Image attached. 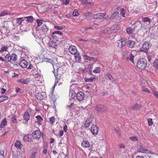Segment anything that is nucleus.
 Segmentation results:
<instances>
[{
    "label": "nucleus",
    "mask_w": 158,
    "mask_h": 158,
    "mask_svg": "<svg viewBox=\"0 0 158 158\" xmlns=\"http://www.w3.org/2000/svg\"><path fill=\"white\" fill-rule=\"evenodd\" d=\"M135 44V42L132 40H129L127 43V46L131 48H133Z\"/></svg>",
    "instance_id": "4be33fe9"
},
{
    "label": "nucleus",
    "mask_w": 158,
    "mask_h": 158,
    "mask_svg": "<svg viewBox=\"0 0 158 158\" xmlns=\"http://www.w3.org/2000/svg\"><path fill=\"white\" fill-rule=\"evenodd\" d=\"M5 58L6 59V61L7 62H11V56L10 55V54H8L6 55L5 56Z\"/></svg>",
    "instance_id": "58836bf2"
},
{
    "label": "nucleus",
    "mask_w": 158,
    "mask_h": 158,
    "mask_svg": "<svg viewBox=\"0 0 158 158\" xmlns=\"http://www.w3.org/2000/svg\"><path fill=\"white\" fill-rule=\"evenodd\" d=\"M73 15L74 16H76L78 15V10H75L73 13Z\"/></svg>",
    "instance_id": "3c124183"
},
{
    "label": "nucleus",
    "mask_w": 158,
    "mask_h": 158,
    "mask_svg": "<svg viewBox=\"0 0 158 158\" xmlns=\"http://www.w3.org/2000/svg\"><path fill=\"white\" fill-rule=\"evenodd\" d=\"M37 5L36 3H28L26 4V6H35Z\"/></svg>",
    "instance_id": "864d4df0"
},
{
    "label": "nucleus",
    "mask_w": 158,
    "mask_h": 158,
    "mask_svg": "<svg viewBox=\"0 0 158 158\" xmlns=\"http://www.w3.org/2000/svg\"><path fill=\"white\" fill-rule=\"evenodd\" d=\"M93 66L92 64H90L88 65V69L90 71V72H91V70H92Z\"/></svg>",
    "instance_id": "bf43d9fd"
},
{
    "label": "nucleus",
    "mask_w": 158,
    "mask_h": 158,
    "mask_svg": "<svg viewBox=\"0 0 158 158\" xmlns=\"http://www.w3.org/2000/svg\"><path fill=\"white\" fill-rule=\"evenodd\" d=\"M94 19H107V15L105 13H99L94 15L93 16Z\"/></svg>",
    "instance_id": "20e7f679"
},
{
    "label": "nucleus",
    "mask_w": 158,
    "mask_h": 158,
    "mask_svg": "<svg viewBox=\"0 0 158 158\" xmlns=\"http://www.w3.org/2000/svg\"><path fill=\"white\" fill-rule=\"evenodd\" d=\"M8 49V47L7 46L4 45L2 46L0 50V52H2L5 51H7Z\"/></svg>",
    "instance_id": "79ce46f5"
},
{
    "label": "nucleus",
    "mask_w": 158,
    "mask_h": 158,
    "mask_svg": "<svg viewBox=\"0 0 158 158\" xmlns=\"http://www.w3.org/2000/svg\"><path fill=\"white\" fill-rule=\"evenodd\" d=\"M135 28H132L129 27L127 29L126 31L127 33L129 35L133 34L134 33Z\"/></svg>",
    "instance_id": "aec40b11"
},
{
    "label": "nucleus",
    "mask_w": 158,
    "mask_h": 158,
    "mask_svg": "<svg viewBox=\"0 0 158 158\" xmlns=\"http://www.w3.org/2000/svg\"><path fill=\"white\" fill-rule=\"evenodd\" d=\"M8 98V97L6 95L2 96H0V102L3 101L4 100H7Z\"/></svg>",
    "instance_id": "c03bdc74"
},
{
    "label": "nucleus",
    "mask_w": 158,
    "mask_h": 158,
    "mask_svg": "<svg viewBox=\"0 0 158 158\" xmlns=\"http://www.w3.org/2000/svg\"><path fill=\"white\" fill-rule=\"evenodd\" d=\"M24 19V18H19L16 19V23L19 24H21L22 21Z\"/></svg>",
    "instance_id": "ea45409f"
},
{
    "label": "nucleus",
    "mask_w": 158,
    "mask_h": 158,
    "mask_svg": "<svg viewBox=\"0 0 158 158\" xmlns=\"http://www.w3.org/2000/svg\"><path fill=\"white\" fill-rule=\"evenodd\" d=\"M102 33L105 35H109L112 33V32L110 28H107L102 31Z\"/></svg>",
    "instance_id": "393cba45"
},
{
    "label": "nucleus",
    "mask_w": 158,
    "mask_h": 158,
    "mask_svg": "<svg viewBox=\"0 0 158 158\" xmlns=\"http://www.w3.org/2000/svg\"><path fill=\"white\" fill-rule=\"evenodd\" d=\"M137 151L139 152L143 153H149L150 152V151L147 150L146 148H144L141 145L139 146Z\"/></svg>",
    "instance_id": "0eeeda50"
},
{
    "label": "nucleus",
    "mask_w": 158,
    "mask_h": 158,
    "mask_svg": "<svg viewBox=\"0 0 158 158\" xmlns=\"http://www.w3.org/2000/svg\"><path fill=\"white\" fill-rule=\"evenodd\" d=\"M94 79V78H90L89 79H87L86 80V82H93V80Z\"/></svg>",
    "instance_id": "774afa93"
},
{
    "label": "nucleus",
    "mask_w": 158,
    "mask_h": 158,
    "mask_svg": "<svg viewBox=\"0 0 158 158\" xmlns=\"http://www.w3.org/2000/svg\"><path fill=\"white\" fill-rule=\"evenodd\" d=\"M50 122L52 124H53L55 121V118L54 117H52L49 118Z\"/></svg>",
    "instance_id": "5fc2aeb1"
},
{
    "label": "nucleus",
    "mask_w": 158,
    "mask_h": 158,
    "mask_svg": "<svg viewBox=\"0 0 158 158\" xmlns=\"http://www.w3.org/2000/svg\"><path fill=\"white\" fill-rule=\"evenodd\" d=\"M37 119V122L38 123V124L40 125L41 124V122L43 121V119L39 115H37L36 117Z\"/></svg>",
    "instance_id": "2f4dec72"
},
{
    "label": "nucleus",
    "mask_w": 158,
    "mask_h": 158,
    "mask_svg": "<svg viewBox=\"0 0 158 158\" xmlns=\"http://www.w3.org/2000/svg\"><path fill=\"white\" fill-rule=\"evenodd\" d=\"M49 46L51 48L55 49V47L56 46V44L55 42L53 41H51L48 43Z\"/></svg>",
    "instance_id": "bb28decb"
},
{
    "label": "nucleus",
    "mask_w": 158,
    "mask_h": 158,
    "mask_svg": "<svg viewBox=\"0 0 158 158\" xmlns=\"http://www.w3.org/2000/svg\"><path fill=\"white\" fill-rule=\"evenodd\" d=\"M76 62H80L81 61V56L79 54L77 53L74 55Z\"/></svg>",
    "instance_id": "c756f323"
},
{
    "label": "nucleus",
    "mask_w": 158,
    "mask_h": 158,
    "mask_svg": "<svg viewBox=\"0 0 158 158\" xmlns=\"http://www.w3.org/2000/svg\"><path fill=\"white\" fill-rule=\"evenodd\" d=\"M119 15V13L118 12H116L112 14L111 15L109 16V15L107 16L106 20H109L110 19H115L118 20L119 19V17L118 16Z\"/></svg>",
    "instance_id": "423d86ee"
},
{
    "label": "nucleus",
    "mask_w": 158,
    "mask_h": 158,
    "mask_svg": "<svg viewBox=\"0 0 158 158\" xmlns=\"http://www.w3.org/2000/svg\"><path fill=\"white\" fill-rule=\"evenodd\" d=\"M102 110L103 111L102 112L106 113V112H107L108 111V108L107 107L103 106V107L102 108Z\"/></svg>",
    "instance_id": "6e6d98bb"
},
{
    "label": "nucleus",
    "mask_w": 158,
    "mask_h": 158,
    "mask_svg": "<svg viewBox=\"0 0 158 158\" xmlns=\"http://www.w3.org/2000/svg\"><path fill=\"white\" fill-rule=\"evenodd\" d=\"M11 121L13 123H16V116H14L11 118Z\"/></svg>",
    "instance_id": "69168bd1"
},
{
    "label": "nucleus",
    "mask_w": 158,
    "mask_h": 158,
    "mask_svg": "<svg viewBox=\"0 0 158 158\" xmlns=\"http://www.w3.org/2000/svg\"><path fill=\"white\" fill-rule=\"evenodd\" d=\"M19 65L21 67L24 68L27 67L28 65V63L25 60H23L20 61Z\"/></svg>",
    "instance_id": "2eb2a0df"
},
{
    "label": "nucleus",
    "mask_w": 158,
    "mask_h": 158,
    "mask_svg": "<svg viewBox=\"0 0 158 158\" xmlns=\"http://www.w3.org/2000/svg\"><path fill=\"white\" fill-rule=\"evenodd\" d=\"M153 94L157 98H158V91L154 90L152 91Z\"/></svg>",
    "instance_id": "13d9d810"
},
{
    "label": "nucleus",
    "mask_w": 158,
    "mask_h": 158,
    "mask_svg": "<svg viewBox=\"0 0 158 158\" xmlns=\"http://www.w3.org/2000/svg\"><path fill=\"white\" fill-rule=\"evenodd\" d=\"M14 146L15 147H16L18 149H21L23 147V144L21 142L18 140L16 141Z\"/></svg>",
    "instance_id": "6ab92c4d"
},
{
    "label": "nucleus",
    "mask_w": 158,
    "mask_h": 158,
    "mask_svg": "<svg viewBox=\"0 0 158 158\" xmlns=\"http://www.w3.org/2000/svg\"><path fill=\"white\" fill-rule=\"evenodd\" d=\"M43 134L40 130L38 129L34 131L32 134V136L34 139H37L40 140Z\"/></svg>",
    "instance_id": "7ed1b4c3"
},
{
    "label": "nucleus",
    "mask_w": 158,
    "mask_h": 158,
    "mask_svg": "<svg viewBox=\"0 0 158 158\" xmlns=\"http://www.w3.org/2000/svg\"><path fill=\"white\" fill-rule=\"evenodd\" d=\"M142 20L144 22H148L149 23L150 22V19L148 17H144L142 19Z\"/></svg>",
    "instance_id": "09e8293b"
},
{
    "label": "nucleus",
    "mask_w": 158,
    "mask_h": 158,
    "mask_svg": "<svg viewBox=\"0 0 158 158\" xmlns=\"http://www.w3.org/2000/svg\"><path fill=\"white\" fill-rule=\"evenodd\" d=\"M101 71V69L99 67H96L93 70V72L94 73H99Z\"/></svg>",
    "instance_id": "37998d69"
},
{
    "label": "nucleus",
    "mask_w": 158,
    "mask_h": 158,
    "mask_svg": "<svg viewBox=\"0 0 158 158\" xmlns=\"http://www.w3.org/2000/svg\"><path fill=\"white\" fill-rule=\"evenodd\" d=\"M7 15V14L6 13V12L5 11H2L1 13V14H0V17L4 16Z\"/></svg>",
    "instance_id": "338daca9"
},
{
    "label": "nucleus",
    "mask_w": 158,
    "mask_h": 158,
    "mask_svg": "<svg viewBox=\"0 0 158 158\" xmlns=\"http://www.w3.org/2000/svg\"><path fill=\"white\" fill-rule=\"evenodd\" d=\"M30 115L29 112L27 111L24 113L23 116V119L24 122H27L29 119Z\"/></svg>",
    "instance_id": "dca6fc26"
},
{
    "label": "nucleus",
    "mask_w": 158,
    "mask_h": 158,
    "mask_svg": "<svg viewBox=\"0 0 158 158\" xmlns=\"http://www.w3.org/2000/svg\"><path fill=\"white\" fill-rule=\"evenodd\" d=\"M17 56L15 53L12 54L11 55V61H15L17 60Z\"/></svg>",
    "instance_id": "7c9ffc66"
},
{
    "label": "nucleus",
    "mask_w": 158,
    "mask_h": 158,
    "mask_svg": "<svg viewBox=\"0 0 158 158\" xmlns=\"http://www.w3.org/2000/svg\"><path fill=\"white\" fill-rule=\"evenodd\" d=\"M134 52H135L133 51L131 52V53H129L128 50H125L123 51V59L127 61H130L134 64V56L133 54Z\"/></svg>",
    "instance_id": "f257e3e1"
},
{
    "label": "nucleus",
    "mask_w": 158,
    "mask_h": 158,
    "mask_svg": "<svg viewBox=\"0 0 158 158\" xmlns=\"http://www.w3.org/2000/svg\"><path fill=\"white\" fill-rule=\"evenodd\" d=\"M31 73L33 76H36L39 74L38 71L36 69H34L32 70L31 72Z\"/></svg>",
    "instance_id": "a19ab883"
},
{
    "label": "nucleus",
    "mask_w": 158,
    "mask_h": 158,
    "mask_svg": "<svg viewBox=\"0 0 158 158\" xmlns=\"http://www.w3.org/2000/svg\"><path fill=\"white\" fill-rule=\"evenodd\" d=\"M141 107V106L140 105L137 104L133 106L132 109L133 110H138Z\"/></svg>",
    "instance_id": "72a5a7b5"
},
{
    "label": "nucleus",
    "mask_w": 158,
    "mask_h": 158,
    "mask_svg": "<svg viewBox=\"0 0 158 158\" xmlns=\"http://www.w3.org/2000/svg\"><path fill=\"white\" fill-rule=\"evenodd\" d=\"M153 66L158 69V59H156L153 63Z\"/></svg>",
    "instance_id": "a18cd8bd"
},
{
    "label": "nucleus",
    "mask_w": 158,
    "mask_h": 158,
    "mask_svg": "<svg viewBox=\"0 0 158 158\" xmlns=\"http://www.w3.org/2000/svg\"><path fill=\"white\" fill-rule=\"evenodd\" d=\"M43 21L40 19H37V25L39 27L41 26L42 24Z\"/></svg>",
    "instance_id": "8fccbe9b"
},
{
    "label": "nucleus",
    "mask_w": 158,
    "mask_h": 158,
    "mask_svg": "<svg viewBox=\"0 0 158 158\" xmlns=\"http://www.w3.org/2000/svg\"><path fill=\"white\" fill-rule=\"evenodd\" d=\"M35 77V79L37 81H38L41 78V76L39 74H38Z\"/></svg>",
    "instance_id": "0e129e2a"
},
{
    "label": "nucleus",
    "mask_w": 158,
    "mask_h": 158,
    "mask_svg": "<svg viewBox=\"0 0 158 158\" xmlns=\"http://www.w3.org/2000/svg\"><path fill=\"white\" fill-rule=\"evenodd\" d=\"M69 51L72 54L75 55L77 54V50L75 46H71L69 48Z\"/></svg>",
    "instance_id": "9d476101"
},
{
    "label": "nucleus",
    "mask_w": 158,
    "mask_h": 158,
    "mask_svg": "<svg viewBox=\"0 0 158 158\" xmlns=\"http://www.w3.org/2000/svg\"><path fill=\"white\" fill-rule=\"evenodd\" d=\"M44 92L39 93L36 95L35 97L37 99L41 100L44 99V96L43 94H44Z\"/></svg>",
    "instance_id": "412c9836"
},
{
    "label": "nucleus",
    "mask_w": 158,
    "mask_h": 158,
    "mask_svg": "<svg viewBox=\"0 0 158 158\" xmlns=\"http://www.w3.org/2000/svg\"><path fill=\"white\" fill-rule=\"evenodd\" d=\"M119 27L118 24H115L112 26L110 28V31L112 32H115L119 29Z\"/></svg>",
    "instance_id": "ddd939ff"
},
{
    "label": "nucleus",
    "mask_w": 158,
    "mask_h": 158,
    "mask_svg": "<svg viewBox=\"0 0 158 158\" xmlns=\"http://www.w3.org/2000/svg\"><path fill=\"white\" fill-rule=\"evenodd\" d=\"M151 47V45L149 43L146 41L144 42L143 44L142 48L141 49V51L147 53L148 50Z\"/></svg>",
    "instance_id": "39448f33"
},
{
    "label": "nucleus",
    "mask_w": 158,
    "mask_h": 158,
    "mask_svg": "<svg viewBox=\"0 0 158 158\" xmlns=\"http://www.w3.org/2000/svg\"><path fill=\"white\" fill-rule=\"evenodd\" d=\"M32 140L31 136L27 134L24 136L23 138V140L24 142L28 141L31 142Z\"/></svg>",
    "instance_id": "4468645a"
},
{
    "label": "nucleus",
    "mask_w": 158,
    "mask_h": 158,
    "mask_svg": "<svg viewBox=\"0 0 158 158\" xmlns=\"http://www.w3.org/2000/svg\"><path fill=\"white\" fill-rule=\"evenodd\" d=\"M93 118L91 117L90 118V119H88L84 123V126L86 128L88 127L90 125V124L91 123Z\"/></svg>",
    "instance_id": "5701e85b"
},
{
    "label": "nucleus",
    "mask_w": 158,
    "mask_h": 158,
    "mask_svg": "<svg viewBox=\"0 0 158 158\" xmlns=\"http://www.w3.org/2000/svg\"><path fill=\"white\" fill-rule=\"evenodd\" d=\"M103 107V105L98 104L95 106V108L97 112H102L103 111L102 110Z\"/></svg>",
    "instance_id": "f3484780"
},
{
    "label": "nucleus",
    "mask_w": 158,
    "mask_h": 158,
    "mask_svg": "<svg viewBox=\"0 0 158 158\" xmlns=\"http://www.w3.org/2000/svg\"><path fill=\"white\" fill-rule=\"evenodd\" d=\"M106 77V79H109L110 80L113 82L114 81V80L112 77L111 75L109 73H107L105 76Z\"/></svg>",
    "instance_id": "c85d7f7f"
},
{
    "label": "nucleus",
    "mask_w": 158,
    "mask_h": 158,
    "mask_svg": "<svg viewBox=\"0 0 158 158\" xmlns=\"http://www.w3.org/2000/svg\"><path fill=\"white\" fill-rule=\"evenodd\" d=\"M84 93L82 92H80L77 93L76 95L77 99L80 101H82L84 99Z\"/></svg>",
    "instance_id": "9b49d317"
},
{
    "label": "nucleus",
    "mask_w": 158,
    "mask_h": 158,
    "mask_svg": "<svg viewBox=\"0 0 158 158\" xmlns=\"http://www.w3.org/2000/svg\"><path fill=\"white\" fill-rule=\"evenodd\" d=\"M56 34H58L60 35H62V32L58 31H54L53 32L52 34L53 35H54Z\"/></svg>",
    "instance_id": "de8ad7c7"
},
{
    "label": "nucleus",
    "mask_w": 158,
    "mask_h": 158,
    "mask_svg": "<svg viewBox=\"0 0 158 158\" xmlns=\"http://www.w3.org/2000/svg\"><path fill=\"white\" fill-rule=\"evenodd\" d=\"M83 57L85 60H91L94 59V58L93 57H89L86 55H84L83 56Z\"/></svg>",
    "instance_id": "473e14b6"
},
{
    "label": "nucleus",
    "mask_w": 158,
    "mask_h": 158,
    "mask_svg": "<svg viewBox=\"0 0 158 158\" xmlns=\"http://www.w3.org/2000/svg\"><path fill=\"white\" fill-rule=\"evenodd\" d=\"M130 139L131 141H134V142H135V141H137L138 140V139L136 136L131 137L130 138Z\"/></svg>",
    "instance_id": "603ef678"
},
{
    "label": "nucleus",
    "mask_w": 158,
    "mask_h": 158,
    "mask_svg": "<svg viewBox=\"0 0 158 158\" xmlns=\"http://www.w3.org/2000/svg\"><path fill=\"white\" fill-rule=\"evenodd\" d=\"M91 131L93 135H97L98 131V127L96 125H93L91 127Z\"/></svg>",
    "instance_id": "6e6552de"
},
{
    "label": "nucleus",
    "mask_w": 158,
    "mask_h": 158,
    "mask_svg": "<svg viewBox=\"0 0 158 158\" xmlns=\"http://www.w3.org/2000/svg\"><path fill=\"white\" fill-rule=\"evenodd\" d=\"M147 61L143 58L139 59L137 63V67L141 69H144L147 66Z\"/></svg>",
    "instance_id": "f03ea898"
},
{
    "label": "nucleus",
    "mask_w": 158,
    "mask_h": 158,
    "mask_svg": "<svg viewBox=\"0 0 158 158\" xmlns=\"http://www.w3.org/2000/svg\"><path fill=\"white\" fill-rule=\"evenodd\" d=\"M123 17H125V13L124 9H122L120 13Z\"/></svg>",
    "instance_id": "e2e57ef3"
},
{
    "label": "nucleus",
    "mask_w": 158,
    "mask_h": 158,
    "mask_svg": "<svg viewBox=\"0 0 158 158\" xmlns=\"http://www.w3.org/2000/svg\"><path fill=\"white\" fill-rule=\"evenodd\" d=\"M41 29L44 32H46L48 30L47 26L45 25H43L41 27Z\"/></svg>",
    "instance_id": "c9c22d12"
},
{
    "label": "nucleus",
    "mask_w": 158,
    "mask_h": 158,
    "mask_svg": "<svg viewBox=\"0 0 158 158\" xmlns=\"http://www.w3.org/2000/svg\"><path fill=\"white\" fill-rule=\"evenodd\" d=\"M56 78V80H57V82L61 78V75L59 74L58 73V71H57L56 74H54Z\"/></svg>",
    "instance_id": "f704fd0d"
},
{
    "label": "nucleus",
    "mask_w": 158,
    "mask_h": 158,
    "mask_svg": "<svg viewBox=\"0 0 158 158\" xmlns=\"http://www.w3.org/2000/svg\"><path fill=\"white\" fill-rule=\"evenodd\" d=\"M30 79L28 78L25 79H22L18 81V82L19 83H20L22 84L27 85L30 83Z\"/></svg>",
    "instance_id": "f8f14e48"
},
{
    "label": "nucleus",
    "mask_w": 158,
    "mask_h": 158,
    "mask_svg": "<svg viewBox=\"0 0 158 158\" xmlns=\"http://www.w3.org/2000/svg\"><path fill=\"white\" fill-rule=\"evenodd\" d=\"M24 18H26L27 21L28 22L31 23L33 22V17L31 16L25 17Z\"/></svg>",
    "instance_id": "e433bc0d"
},
{
    "label": "nucleus",
    "mask_w": 158,
    "mask_h": 158,
    "mask_svg": "<svg viewBox=\"0 0 158 158\" xmlns=\"http://www.w3.org/2000/svg\"><path fill=\"white\" fill-rule=\"evenodd\" d=\"M0 158H5L4 151H1L0 152Z\"/></svg>",
    "instance_id": "680f3d73"
},
{
    "label": "nucleus",
    "mask_w": 158,
    "mask_h": 158,
    "mask_svg": "<svg viewBox=\"0 0 158 158\" xmlns=\"http://www.w3.org/2000/svg\"><path fill=\"white\" fill-rule=\"evenodd\" d=\"M7 121L6 118H4L1 122V124L0 126V128H3L7 124Z\"/></svg>",
    "instance_id": "cd10ccee"
},
{
    "label": "nucleus",
    "mask_w": 158,
    "mask_h": 158,
    "mask_svg": "<svg viewBox=\"0 0 158 158\" xmlns=\"http://www.w3.org/2000/svg\"><path fill=\"white\" fill-rule=\"evenodd\" d=\"M38 154L37 152H33L31 153L29 158H36V155Z\"/></svg>",
    "instance_id": "49530a36"
},
{
    "label": "nucleus",
    "mask_w": 158,
    "mask_h": 158,
    "mask_svg": "<svg viewBox=\"0 0 158 158\" xmlns=\"http://www.w3.org/2000/svg\"><path fill=\"white\" fill-rule=\"evenodd\" d=\"M54 28L57 30H62L63 29V27H62L55 25L54 26Z\"/></svg>",
    "instance_id": "052dcab7"
},
{
    "label": "nucleus",
    "mask_w": 158,
    "mask_h": 158,
    "mask_svg": "<svg viewBox=\"0 0 158 158\" xmlns=\"http://www.w3.org/2000/svg\"><path fill=\"white\" fill-rule=\"evenodd\" d=\"M154 55L152 53H148V54L147 58L148 61L150 62L152 58H153Z\"/></svg>",
    "instance_id": "4c0bfd02"
},
{
    "label": "nucleus",
    "mask_w": 158,
    "mask_h": 158,
    "mask_svg": "<svg viewBox=\"0 0 158 158\" xmlns=\"http://www.w3.org/2000/svg\"><path fill=\"white\" fill-rule=\"evenodd\" d=\"M69 96L72 98H74L76 97V93L75 92V90L74 89L70 90Z\"/></svg>",
    "instance_id": "b1692460"
},
{
    "label": "nucleus",
    "mask_w": 158,
    "mask_h": 158,
    "mask_svg": "<svg viewBox=\"0 0 158 158\" xmlns=\"http://www.w3.org/2000/svg\"><path fill=\"white\" fill-rule=\"evenodd\" d=\"M148 120L149 126H152V125L153 124L152 119V118H149L148 119Z\"/></svg>",
    "instance_id": "4d7b16f0"
},
{
    "label": "nucleus",
    "mask_w": 158,
    "mask_h": 158,
    "mask_svg": "<svg viewBox=\"0 0 158 158\" xmlns=\"http://www.w3.org/2000/svg\"><path fill=\"white\" fill-rule=\"evenodd\" d=\"M127 43V41L125 39H122L118 40V46L119 47L122 48L126 45Z\"/></svg>",
    "instance_id": "1a4fd4ad"
},
{
    "label": "nucleus",
    "mask_w": 158,
    "mask_h": 158,
    "mask_svg": "<svg viewBox=\"0 0 158 158\" xmlns=\"http://www.w3.org/2000/svg\"><path fill=\"white\" fill-rule=\"evenodd\" d=\"M82 146L85 148L89 147L90 146V144L87 141H83L81 144Z\"/></svg>",
    "instance_id": "a878e982"
},
{
    "label": "nucleus",
    "mask_w": 158,
    "mask_h": 158,
    "mask_svg": "<svg viewBox=\"0 0 158 158\" xmlns=\"http://www.w3.org/2000/svg\"><path fill=\"white\" fill-rule=\"evenodd\" d=\"M88 0H82V6L83 7L87 6L88 7H89L90 5L92 4L91 2H89L87 1Z\"/></svg>",
    "instance_id": "a211bd4d"
}]
</instances>
